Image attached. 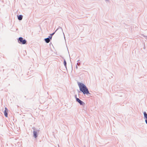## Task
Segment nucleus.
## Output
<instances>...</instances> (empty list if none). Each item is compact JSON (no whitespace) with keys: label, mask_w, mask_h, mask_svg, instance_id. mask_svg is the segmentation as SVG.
Masks as SVG:
<instances>
[{"label":"nucleus","mask_w":147,"mask_h":147,"mask_svg":"<svg viewBox=\"0 0 147 147\" xmlns=\"http://www.w3.org/2000/svg\"><path fill=\"white\" fill-rule=\"evenodd\" d=\"M78 84L80 88V90L84 94L88 95V94H90L89 92L88 88L85 85L82 83L80 82H78Z\"/></svg>","instance_id":"1"},{"label":"nucleus","mask_w":147,"mask_h":147,"mask_svg":"<svg viewBox=\"0 0 147 147\" xmlns=\"http://www.w3.org/2000/svg\"><path fill=\"white\" fill-rule=\"evenodd\" d=\"M32 129L33 130V137L36 139L38 137V133L40 130L37 129L35 127H32Z\"/></svg>","instance_id":"2"},{"label":"nucleus","mask_w":147,"mask_h":147,"mask_svg":"<svg viewBox=\"0 0 147 147\" xmlns=\"http://www.w3.org/2000/svg\"><path fill=\"white\" fill-rule=\"evenodd\" d=\"M18 42L19 43L22 44H26L27 42V41L22 37H20L18 38Z\"/></svg>","instance_id":"3"},{"label":"nucleus","mask_w":147,"mask_h":147,"mask_svg":"<svg viewBox=\"0 0 147 147\" xmlns=\"http://www.w3.org/2000/svg\"><path fill=\"white\" fill-rule=\"evenodd\" d=\"M75 96L76 102H78L81 105L84 106L85 105V103L80 100L79 98H77L76 97L77 95H75Z\"/></svg>","instance_id":"4"},{"label":"nucleus","mask_w":147,"mask_h":147,"mask_svg":"<svg viewBox=\"0 0 147 147\" xmlns=\"http://www.w3.org/2000/svg\"><path fill=\"white\" fill-rule=\"evenodd\" d=\"M52 36H49L48 37L44 39V40L47 43H49L51 40Z\"/></svg>","instance_id":"5"},{"label":"nucleus","mask_w":147,"mask_h":147,"mask_svg":"<svg viewBox=\"0 0 147 147\" xmlns=\"http://www.w3.org/2000/svg\"><path fill=\"white\" fill-rule=\"evenodd\" d=\"M7 111L8 109H7L6 107L5 108V111L4 112V115L6 117H8V113H7Z\"/></svg>","instance_id":"6"},{"label":"nucleus","mask_w":147,"mask_h":147,"mask_svg":"<svg viewBox=\"0 0 147 147\" xmlns=\"http://www.w3.org/2000/svg\"><path fill=\"white\" fill-rule=\"evenodd\" d=\"M60 30L61 31H62L63 32V29L61 27H59L55 31V32H53V33L51 34L50 35H51L50 36H52L53 35L55 34V33L58 30Z\"/></svg>","instance_id":"7"},{"label":"nucleus","mask_w":147,"mask_h":147,"mask_svg":"<svg viewBox=\"0 0 147 147\" xmlns=\"http://www.w3.org/2000/svg\"><path fill=\"white\" fill-rule=\"evenodd\" d=\"M17 17L18 19L19 20H21L23 17V16L21 15L18 16V15Z\"/></svg>","instance_id":"8"},{"label":"nucleus","mask_w":147,"mask_h":147,"mask_svg":"<svg viewBox=\"0 0 147 147\" xmlns=\"http://www.w3.org/2000/svg\"><path fill=\"white\" fill-rule=\"evenodd\" d=\"M63 63L65 67V68L67 69V62H66L65 60V59H64L63 60Z\"/></svg>","instance_id":"9"},{"label":"nucleus","mask_w":147,"mask_h":147,"mask_svg":"<svg viewBox=\"0 0 147 147\" xmlns=\"http://www.w3.org/2000/svg\"><path fill=\"white\" fill-rule=\"evenodd\" d=\"M144 118L145 119L147 118V114L146 112H144Z\"/></svg>","instance_id":"10"},{"label":"nucleus","mask_w":147,"mask_h":147,"mask_svg":"<svg viewBox=\"0 0 147 147\" xmlns=\"http://www.w3.org/2000/svg\"><path fill=\"white\" fill-rule=\"evenodd\" d=\"M80 62H78V63H77V65L78 66H79L80 65Z\"/></svg>","instance_id":"11"},{"label":"nucleus","mask_w":147,"mask_h":147,"mask_svg":"<svg viewBox=\"0 0 147 147\" xmlns=\"http://www.w3.org/2000/svg\"><path fill=\"white\" fill-rule=\"evenodd\" d=\"M145 121L146 123L147 124V118L145 119Z\"/></svg>","instance_id":"12"},{"label":"nucleus","mask_w":147,"mask_h":147,"mask_svg":"<svg viewBox=\"0 0 147 147\" xmlns=\"http://www.w3.org/2000/svg\"><path fill=\"white\" fill-rule=\"evenodd\" d=\"M105 1H108V2H109V0H105Z\"/></svg>","instance_id":"13"},{"label":"nucleus","mask_w":147,"mask_h":147,"mask_svg":"<svg viewBox=\"0 0 147 147\" xmlns=\"http://www.w3.org/2000/svg\"><path fill=\"white\" fill-rule=\"evenodd\" d=\"M76 69H78V67L77 65L76 66Z\"/></svg>","instance_id":"14"},{"label":"nucleus","mask_w":147,"mask_h":147,"mask_svg":"<svg viewBox=\"0 0 147 147\" xmlns=\"http://www.w3.org/2000/svg\"><path fill=\"white\" fill-rule=\"evenodd\" d=\"M146 39H147V36H146Z\"/></svg>","instance_id":"15"},{"label":"nucleus","mask_w":147,"mask_h":147,"mask_svg":"<svg viewBox=\"0 0 147 147\" xmlns=\"http://www.w3.org/2000/svg\"><path fill=\"white\" fill-rule=\"evenodd\" d=\"M79 61V60H78V61Z\"/></svg>","instance_id":"16"}]
</instances>
